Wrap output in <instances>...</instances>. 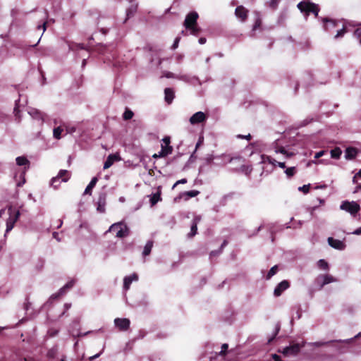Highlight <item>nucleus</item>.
Returning <instances> with one entry per match:
<instances>
[{"label":"nucleus","mask_w":361,"mask_h":361,"mask_svg":"<svg viewBox=\"0 0 361 361\" xmlns=\"http://www.w3.org/2000/svg\"><path fill=\"white\" fill-rule=\"evenodd\" d=\"M97 180H98V179L97 177H94L92 178L91 181L90 182V183L86 187V188L84 191V195H87V194L90 195L91 194L92 190L95 186Z\"/></svg>","instance_id":"393cba45"},{"label":"nucleus","mask_w":361,"mask_h":361,"mask_svg":"<svg viewBox=\"0 0 361 361\" xmlns=\"http://www.w3.org/2000/svg\"><path fill=\"white\" fill-rule=\"evenodd\" d=\"M180 39V37H176V39L173 42V44L171 46L172 49H176V48H178Z\"/></svg>","instance_id":"09e8293b"},{"label":"nucleus","mask_w":361,"mask_h":361,"mask_svg":"<svg viewBox=\"0 0 361 361\" xmlns=\"http://www.w3.org/2000/svg\"><path fill=\"white\" fill-rule=\"evenodd\" d=\"M271 359H272V361H283L281 357L276 355V354H272L271 355Z\"/></svg>","instance_id":"603ef678"},{"label":"nucleus","mask_w":361,"mask_h":361,"mask_svg":"<svg viewBox=\"0 0 361 361\" xmlns=\"http://www.w3.org/2000/svg\"><path fill=\"white\" fill-rule=\"evenodd\" d=\"M318 267L324 270L329 269V264L324 259H319L317 262Z\"/></svg>","instance_id":"a19ab883"},{"label":"nucleus","mask_w":361,"mask_h":361,"mask_svg":"<svg viewBox=\"0 0 361 361\" xmlns=\"http://www.w3.org/2000/svg\"><path fill=\"white\" fill-rule=\"evenodd\" d=\"M136 9H137L136 5L135 6L132 5L129 8H128L126 11L127 17L129 18L131 16H133L134 14V13L136 11Z\"/></svg>","instance_id":"37998d69"},{"label":"nucleus","mask_w":361,"mask_h":361,"mask_svg":"<svg viewBox=\"0 0 361 361\" xmlns=\"http://www.w3.org/2000/svg\"><path fill=\"white\" fill-rule=\"evenodd\" d=\"M310 188V184L304 185L301 187H299L298 190L301 191L304 193H307L309 192Z\"/></svg>","instance_id":"49530a36"},{"label":"nucleus","mask_w":361,"mask_h":361,"mask_svg":"<svg viewBox=\"0 0 361 361\" xmlns=\"http://www.w3.org/2000/svg\"><path fill=\"white\" fill-rule=\"evenodd\" d=\"M357 154V150L354 147H348L345 152V158L346 159H354Z\"/></svg>","instance_id":"5701e85b"},{"label":"nucleus","mask_w":361,"mask_h":361,"mask_svg":"<svg viewBox=\"0 0 361 361\" xmlns=\"http://www.w3.org/2000/svg\"><path fill=\"white\" fill-rule=\"evenodd\" d=\"M325 153H326L325 150L319 151L315 154L314 158L319 159V158L322 157Z\"/></svg>","instance_id":"864d4df0"},{"label":"nucleus","mask_w":361,"mask_h":361,"mask_svg":"<svg viewBox=\"0 0 361 361\" xmlns=\"http://www.w3.org/2000/svg\"><path fill=\"white\" fill-rule=\"evenodd\" d=\"M279 2V0H271L270 2V6L273 8H275Z\"/></svg>","instance_id":"680f3d73"},{"label":"nucleus","mask_w":361,"mask_h":361,"mask_svg":"<svg viewBox=\"0 0 361 361\" xmlns=\"http://www.w3.org/2000/svg\"><path fill=\"white\" fill-rule=\"evenodd\" d=\"M221 157H223L225 159V161L226 163H231L233 160H240V157H231L229 155H224L222 154Z\"/></svg>","instance_id":"a18cd8bd"},{"label":"nucleus","mask_w":361,"mask_h":361,"mask_svg":"<svg viewBox=\"0 0 361 361\" xmlns=\"http://www.w3.org/2000/svg\"><path fill=\"white\" fill-rule=\"evenodd\" d=\"M106 203V194L105 192H101L99 195L97 201V211L100 213L105 212V207Z\"/></svg>","instance_id":"9d476101"},{"label":"nucleus","mask_w":361,"mask_h":361,"mask_svg":"<svg viewBox=\"0 0 361 361\" xmlns=\"http://www.w3.org/2000/svg\"><path fill=\"white\" fill-rule=\"evenodd\" d=\"M116 231V236L117 238H124L129 235V228L126 225L123 224L122 222H118L113 224L107 231V232H112Z\"/></svg>","instance_id":"20e7f679"},{"label":"nucleus","mask_w":361,"mask_h":361,"mask_svg":"<svg viewBox=\"0 0 361 361\" xmlns=\"http://www.w3.org/2000/svg\"><path fill=\"white\" fill-rule=\"evenodd\" d=\"M279 331H280V325H279V324H276V327H275L274 332V334H273L272 336H271V337H270V338L268 339L267 343H268L269 344V343H271L274 341V339L275 338V337L276 336V335L279 334Z\"/></svg>","instance_id":"ea45409f"},{"label":"nucleus","mask_w":361,"mask_h":361,"mask_svg":"<svg viewBox=\"0 0 361 361\" xmlns=\"http://www.w3.org/2000/svg\"><path fill=\"white\" fill-rule=\"evenodd\" d=\"M248 11L243 6H239L235 8V16L242 21H244L247 17Z\"/></svg>","instance_id":"412c9836"},{"label":"nucleus","mask_w":361,"mask_h":361,"mask_svg":"<svg viewBox=\"0 0 361 361\" xmlns=\"http://www.w3.org/2000/svg\"><path fill=\"white\" fill-rule=\"evenodd\" d=\"M323 277H324V279L325 280L326 284L338 281L337 279L334 278L331 275L323 274Z\"/></svg>","instance_id":"c9c22d12"},{"label":"nucleus","mask_w":361,"mask_h":361,"mask_svg":"<svg viewBox=\"0 0 361 361\" xmlns=\"http://www.w3.org/2000/svg\"><path fill=\"white\" fill-rule=\"evenodd\" d=\"M16 164L18 166H25L29 165L30 161L28 159L25 157H18L16 159Z\"/></svg>","instance_id":"7c9ffc66"},{"label":"nucleus","mask_w":361,"mask_h":361,"mask_svg":"<svg viewBox=\"0 0 361 361\" xmlns=\"http://www.w3.org/2000/svg\"><path fill=\"white\" fill-rule=\"evenodd\" d=\"M274 152L276 153H281V154H283L286 156V157H290L293 155V153H289L288 152L284 147H274Z\"/></svg>","instance_id":"2f4dec72"},{"label":"nucleus","mask_w":361,"mask_h":361,"mask_svg":"<svg viewBox=\"0 0 361 361\" xmlns=\"http://www.w3.org/2000/svg\"><path fill=\"white\" fill-rule=\"evenodd\" d=\"M164 76L167 78H176V76H177V75L174 74L172 72L167 71L164 73Z\"/></svg>","instance_id":"8fccbe9b"},{"label":"nucleus","mask_w":361,"mask_h":361,"mask_svg":"<svg viewBox=\"0 0 361 361\" xmlns=\"http://www.w3.org/2000/svg\"><path fill=\"white\" fill-rule=\"evenodd\" d=\"M354 35L357 37H361V28H357L355 31H354Z\"/></svg>","instance_id":"6e6d98bb"},{"label":"nucleus","mask_w":361,"mask_h":361,"mask_svg":"<svg viewBox=\"0 0 361 361\" xmlns=\"http://www.w3.org/2000/svg\"><path fill=\"white\" fill-rule=\"evenodd\" d=\"M152 247H153V241L152 240L147 241L146 245L144 247L142 255L144 257L148 256L151 252Z\"/></svg>","instance_id":"bb28decb"},{"label":"nucleus","mask_w":361,"mask_h":361,"mask_svg":"<svg viewBox=\"0 0 361 361\" xmlns=\"http://www.w3.org/2000/svg\"><path fill=\"white\" fill-rule=\"evenodd\" d=\"M295 172H296V169H295V167H294V166L287 168L285 171V173L288 178H291L292 176H293L295 175Z\"/></svg>","instance_id":"e433bc0d"},{"label":"nucleus","mask_w":361,"mask_h":361,"mask_svg":"<svg viewBox=\"0 0 361 361\" xmlns=\"http://www.w3.org/2000/svg\"><path fill=\"white\" fill-rule=\"evenodd\" d=\"M198 17V13L196 11L190 12L186 16L183 23L185 28L189 30L190 33L194 35H197L200 32V28L197 26Z\"/></svg>","instance_id":"f257e3e1"},{"label":"nucleus","mask_w":361,"mask_h":361,"mask_svg":"<svg viewBox=\"0 0 361 361\" xmlns=\"http://www.w3.org/2000/svg\"><path fill=\"white\" fill-rule=\"evenodd\" d=\"M348 25L358 26V25H361V23L352 24L351 23H350L348 21H345L343 24V28L338 30L336 35L334 36L335 39L342 38L344 36V35L348 32V29H347Z\"/></svg>","instance_id":"2eb2a0df"},{"label":"nucleus","mask_w":361,"mask_h":361,"mask_svg":"<svg viewBox=\"0 0 361 361\" xmlns=\"http://www.w3.org/2000/svg\"><path fill=\"white\" fill-rule=\"evenodd\" d=\"M31 306V303L29 302L27 300V302L25 303L24 305V309L25 310V311H28L30 307Z\"/></svg>","instance_id":"bf43d9fd"},{"label":"nucleus","mask_w":361,"mask_h":361,"mask_svg":"<svg viewBox=\"0 0 361 361\" xmlns=\"http://www.w3.org/2000/svg\"><path fill=\"white\" fill-rule=\"evenodd\" d=\"M134 114L129 109H126L123 113V118L124 120H129L133 118Z\"/></svg>","instance_id":"4c0bfd02"},{"label":"nucleus","mask_w":361,"mask_h":361,"mask_svg":"<svg viewBox=\"0 0 361 361\" xmlns=\"http://www.w3.org/2000/svg\"><path fill=\"white\" fill-rule=\"evenodd\" d=\"M312 120H313V118H310V119L307 118L302 121V123H303L302 125L306 126L307 124L310 123Z\"/></svg>","instance_id":"338daca9"},{"label":"nucleus","mask_w":361,"mask_h":361,"mask_svg":"<svg viewBox=\"0 0 361 361\" xmlns=\"http://www.w3.org/2000/svg\"><path fill=\"white\" fill-rule=\"evenodd\" d=\"M75 284V281L71 280L68 281L66 285H64L62 288L59 289V293H65L66 291L73 287Z\"/></svg>","instance_id":"c756f323"},{"label":"nucleus","mask_w":361,"mask_h":361,"mask_svg":"<svg viewBox=\"0 0 361 361\" xmlns=\"http://www.w3.org/2000/svg\"><path fill=\"white\" fill-rule=\"evenodd\" d=\"M173 148L170 146V137H165L162 139V150L158 154H154L152 157L154 158L164 157L171 154Z\"/></svg>","instance_id":"0eeeda50"},{"label":"nucleus","mask_w":361,"mask_h":361,"mask_svg":"<svg viewBox=\"0 0 361 361\" xmlns=\"http://www.w3.org/2000/svg\"><path fill=\"white\" fill-rule=\"evenodd\" d=\"M330 154L331 158L337 159L340 158L342 151L339 147H336L330 151Z\"/></svg>","instance_id":"c85d7f7f"},{"label":"nucleus","mask_w":361,"mask_h":361,"mask_svg":"<svg viewBox=\"0 0 361 361\" xmlns=\"http://www.w3.org/2000/svg\"><path fill=\"white\" fill-rule=\"evenodd\" d=\"M327 242L329 246L338 250H343L346 247L343 241L334 239L332 237H329L327 239Z\"/></svg>","instance_id":"9b49d317"},{"label":"nucleus","mask_w":361,"mask_h":361,"mask_svg":"<svg viewBox=\"0 0 361 361\" xmlns=\"http://www.w3.org/2000/svg\"><path fill=\"white\" fill-rule=\"evenodd\" d=\"M306 345V342L303 340L300 341H292L288 346L285 347L278 352L282 353L286 357L296 356L300 353L302 348Z\"/></svg>","instance_id":"f03ea898"},{"label":"nucleus","mask_w":361,"mask_h":361,"mask_svg":"<svg viewBox=\"0 0 361 361\" xmlns=\"http://www.w3.org/2000/svg\"><path fill=\"white\" fill-rule=\"evenodd\" d=\"M228 345L227 343H224L221 345V350L219 352V355H224L226 354V351L227 350Z\"/></svg>","instance_id":"de8ad7c7"},{"label":"nucleus","mask_w":361,"mask_h":361,"mask_svg":"<svg viewBox=\"0 0 361 361\" xmlns=\"http://www.w3.org/2000/svg\"><path fill=\"white\" fill-rule=\"evenodd\" d=\"M276 165L279 166L281 169L286 168L285 162H280L276 161Z\"/></svg>","instance_id":"052dcab7"},{"label":"nucleus","mask_w":361,"mask_h":361,"mask_svg":"<svg viewBox=\"0 0 361 361\" xmlns=\"http://www.w3.org/2000/svg\"><path fill=\"white\" fill-rule=\"evenodd\" d=\"M56 176L61 180V182H66L70 178V173L67 170L62 169L59 171Z\"/></svg>","instance_id":"b1692460"},{"label":"nucleus","mask_w":361,"mask_h":361,"mask_svg":"<svg viewBox=\"0 0 361 361\" xmlns=\"http://www.w3.org/2000/svg\"><path fill=\"white\" fill-rule=\"evenodd\" d=\"M353 340H354V338H350V339H346V340L330 341H327V342L317 341V342L309 343H307V345H310V346H314V347H316V348H319V347L324 346V345H325L326 344H329L330 343H332V342H341V343H348L350 341H352Z\"/></svg>","instance_id":"6ab92c4d"},{"label":"nucleus","mask_w":361,"mask_h":361,"mask_svg":"<svg viewBox=\"0 0 361 361\" xmlns=\"http://www.w3.org/2000/svg\"><path fill=\"white\" fill-rule=\"evenodd\" d=\"M161 200V192L158 191L150 196V202L152 206L156 204L159 201Z\"/></svg>","instance_id":"cd10ccee"},{"label":"nucleus","mask_w":361,"mask_h":361,"mask_svg":"<svg viewBox=\"0 0 361 361\" xmlns=\"http://www.w3.org/2000/svg\"><path fill=\"white\" fill-rule=\"evenodd\" d=\"M64 293H59V291L57 293L53 294L51 296V298L56 299L58 298L59 296L63 295Z\"/></svg>","instance_id":"0e129e2a"},{"label":"nucleus","mask_w":361,"mask_h":361,"mask_svg":"<svg viewBox=\"0 0 361 361\" xmlns=\"http://www.w3.org/2000/svg\"><path fill=\"white\" fill-rule=\"evenodd\" d=\"M297 7L302 13H306L307 15L312 13L316 17L318 16L319 8L317 4L312 2L302 1L297 5Z\"/></svg>","instance_id":"39448f33"},{"label":"nucleus","mask_w":361,"mask_h":361,"mask_svg":"<svg viewBox=\"0 0 361 361\" xmlns=\"http://www.w3.org/2000/svg\"><path fill=\"white\" fill-rule=\"evenodd\" d=\"M176 78L192 85H201L200 79L195 75L189 74L177 75Z\"/></svg>","instance_id":"6e6552de"},{"label":"nucleus","mask_w":361,"mask_h":361,"mask_svg":"<svg viewBox=\"0 0 361 361\" xmlns=\"http://www.w3.org/2000/svg\"><path fill=\"white\" fill-rule=\"evenodd\" d=\"M62 132H63V129L61 128V127L59 126L57 128H55L53 130L54 137L57 140H59L61 137V135Z\"/></svg>","instance_id":"f704fd0d"},{"label":"nucleus","mask_w":361,"mask_h":361,"mask_svg":"<svg viewBox=\"0 0 361 361\" xmlns=\"http://www.w3.org/2000/svg\"><path fill=\"white\" fill-rule=\"evenodd\" d=\"M69 49L72 51H75L78 49H85V47L83 44H69Z\"/></svg>","instance_id":"72a5a7b5"},{"label":"nucleus","mask_w":361,"mask_h":361,"mask_svg":"<svg viewBox=\"0 0 361 361\" xmlns=\"http://www.w3.org/2000/svg\"><path fill=\"white\" fill-rule=\"evenodd\" d=\"M138 280V276L137 274L133 273L130 276H125L123 279V289L128 290L133 281H137Z\"/></svg>","instance_id":"dca6fc26"},{"label":"nucleus","mask_w":361,"mask_h":361,"mask_svg":"<svg viewBox=\"0 0 361 361\" xmlns=\"http://www.w3.org/2000/svg\"><path fill=\"white\" fill-rule=\"evenodd\" d=\"M199 193L200 192L198 190H190L185 192L183 195L188 196V197H196Z\"/></svg>","instance_id":"c03bdc74"},{"label":"nucleus","mask_w":361,"mask_h":361,"mask_svg":"<svg viewBox=\"0 0 361 361\" xmlns=\"http://www.w3.org/2000/svg\"><path fill=\"white\" fill-rule=\"evenodd\" d=\"M19 109H18V107L17 106V104H16V107L14 108V114H15V116L16 117H19Z\"/></svg>","instance_id":"e2e57ef3"},{"label":"nucleus","mask_w":361,"mask_h":361,"mask_svg":"<svg viewBox=\"0 0 361 361\" xmlns=\"http://www.w3.org/2000/svg\"><path fill=\"white\" fill-rule=\"evenodd\" d=\"M61 182V180H60V178H59L57 176H55L51 178L50 184L53 188H57Z\"/></svg>","instance_id":"58836bf2"},{"label":"nucleus","mask_w":361,"mask_h":361,"mask_svg":"<svg viewBox=\"0 0 361 361\" xmlns=\"http://www.w3.org/2000/svg\"><path fill=\"white\" fill-rule=\"evenodd\" d=\"M121 159L119 155L118 154H109L107 158H106V160L105 161L104 164V169H107L109 168H110L115 161H119Z\"/></svg>","instance_id":"aec40b11"},{"label":"nucleus","mask_w":361,"mask_h":361,"mask_svg":"<svg viewBox=\"0 0 361 361\" xmlns=\"http://www.w3.org/2000/svg\"><path fill=\"white\" fill-rule=\"evenodd\" d=\"M352 234L354 235H360L361 234V226L357 229H355L353 232H352Z\"/></svg>","instance_id":"13d9d810"},{"label":"nucleus","mask_w":361,"mask_h":361,"mask_svg":"<svg viewBox=\"0 0 361 361\" xmlns=\"http://www.w3.org/2000/svg\"><path fill=\"white\" fill-rule=\"evenodd\" d=\"M201 221L200 216H195L191 224L190 232L188 234V238H192L197 234V224Z\"/></svg>","instance_id":"f3484780"},{"label":"nucleus","mask_w":361,"mask_h":361,"mask_svg":"<svg viewBox=\"0 0 361 361\" xmlns=\"http://www.w3.org/2000/svg\"><path fill=\"white\" fill-rule=\"evenodd\" d=\"M322 21L324 23V29L326 32H329L331 29L337 26V21L336 20L329 18H322Z\"/></svg>","instance_id":"a211bd4d"},{"label":"nucleus","mask_w":361,"mask_h":361,"mask_svg":"<svg viewBox=\"0 0 361 361\" xmlns=\"http://www.w3.org/2000/svg\"><path fill=\"white\" fill-rule=\"evenodd\" d=\"M71 307V303H65L64 304V309H65V310L61 314L60 317H62L63 315H64L66 311L68 310Z\"/></svg>","instance_id":"5fc2aeb1"},{"label":"nucleus","mask_w":361,"mask_h":361,"mask_svg":"<svg viewBox=\"0 0 361 361\" xmlns=\"http://www.w3.org/2000/svg\"><path fill=\"white\" fill-rule=\"evenodd\" d=\"M361 192V184L356 186L355 190L353 191L354 193Z\"/></svg>","instance_id":"774afa93"},{"label":"nucleus","mask_w":361,"mask_h":361,"mask_svg":"<svg viewBox=\"0 0 361 361\" xmlns=\"http://www.w3.org/2000/svg\"><path fill=\"white\" fill-rule=\"evenodd\" d=\"M221 250L219 249L218 250H213L210 252V257H216L221 253Z\"/></svg>","instance_id":"3c124183"},{"label":"nucleus","mask_w":361,"mask_h":361,"mask_svg":"<svg viewBox=\"0 0 361 361\" xmlns=\"http://www.w3.org/2000/svg\"><path fill=\"white\" fill-rule=\"evenodd\" d=\"M290 286V283L287 280H283L280 282L274 288V295L276 297L280 296L283 291L287 290Z\"/></svg>","instance_id":"ddd939ff"},{"label":"nucleus","mask_w":361,"mask_h":361,"mask_svg":"<svg viewBox=\"0 0 361 361\" xmlns=\"http://www.w3.org/2000/svg\"><path fill=\"white\" fill-rule=\"evenodd\" d=\"M130 322L126 318H116L114 319L115 326L121 331H126L130 326Z\"/></svg>","instance_id":"f8f14e48"},{"label":"nucleus","mask_w":361,"mask_h":361,"mask_svg":"<svg viewBox=\"0 0 361 361\" xmlns=\"http://www.w3.org/2000/svg\"><path fill=\"white\" fill-rule=\"evenodd\" d=\"M314 284L318 286L319 290H321L325 285H326L324 279L323 274H319L314 279Z\"/></svg>","instance_id":"a878e982"},{"label":"nucleus","mask_w":361,"mask_h":361,"mask_svg":"<svg viewBox=\"0 0 361 361\" xmlns=\"http://www.w3.org/2000/svg\"><path fill=\"white\" fill-rule=\"evenodd\" d=\"M8 212L9 217L6 221V228L4 235L5 236L13 229L16 222L18 221L20 215V212L13 208V207H9L8 208Z\"/></svg>","instance_id":"7ed1b4c3"},{"label":"nucleus","mask_w":361,"mask_h":361,"mask_svg":"<svg viewBox=\"0 0 361 361\" xmlns=\"http://www.w3.org/2000/svg\"><path fill=\"white\" fill-rule=\"evenodd\" d=\"M175 97L174 90L172 88L167 87L164 90V100L167 104H171Z\"/></svg>","instance_id":"4be33fe9"},{"label":"nucleus","mask_w":361,"mask_h":361,"mask_svg":"<svg viewBox=\"0 0 361 361\" xmlns=\"http://www.w3.org/2000/svg\"><path fill=\"white\" fill-rule=\"evenodd\" d=\"M262 162H268L274 166H276V161L274 159L271 158L270 156L262 155Z\"/></svg>","instance_id":"473e14b6"},{"label":"nucleus","mask_w":361,"mask_h":361,"mask_svg":"<svg viewBox=\"0 0 361 361\" xmlns=\"http://www.w3.org/2000/svg\"><path fill=\"white\" fill-rule=\"evenodd\" d=\"M277 270H278L277 266H274L273 267H271L267 275V277H266L267 279H270L274 275H275Z\"/></svg>","instance_id":"79ce46f5"},{"label":"nucleus","mask_w":361,"mask_h":361,"mask_svg":"<svg viewBox=\"0 0 361 361\" xmlns=\"http://www.w3.org/2000/svg\"><path fill=\"white\" fill-rule=\"evenodd\" d=\"M340 209L350 213L352 216H355L360 210V206L355 201H343L340 205Z\"/></svg>","instance_id":"423d86ee"},{"label":"nucleus","mask_w":361,"mask_h":361,"mask_svg":"<svg viewBox=\"0 0 361 361\" xmlns=\"http://www.w3.org/2000/svg\"><path fill=\"white\" fill-rule=\"evenodd\" d=\"M28 114L34 118V119H36V120H39V121H41L42 123L44 122V119H45V117L47 116V115L39 111L38 109H34V108H31L29 109L28 111Z\"/></svg>","instance_id":"4468645a"},{"label":"nucleus","mask_w":361,"mask_h":361,"mask_svg":"<svg viewBox=\"0 0 361 361\" xmlns=\"http://www.w3.org/2000/svg\"><path fill=\"white\" fill-rule=\"evenodd\" d=\"M228 245V241L226 240H224L220 247V250L222 251L223 249Z\"/></svg>","instance_id":"69168bd1"},{"label":"nucleus","mask_w":361,"mask_h":361,"mask_svg":"<svg viewBox=\"0 0 361 361\" xmlns=\"http://www.w3.org/2000/svg\"><path fill=\"white\" fill-rule=\"evenodd\" d=\"M206 114L202 111H197L189 119L190 124L196 125L204 122L207 120Z\"/></svg>","instance_id":"1a4fd4ad"},{"label":"nucleus","mask_w":361,"mask_h":361,"mask_svg":"<svg viewBox=\"0 0 361 361\" xmlns=\"http://www.w3.org/2000/svg\"><path fill=\"white\" fill-rule=\"evenodd\" d=\"M237 137H239V138H244V139H246L247 140H250V138H251L250 134H248L247 135H238Z\"/></svg>","instance_id":"4d7b16f0"}]
</instances>
